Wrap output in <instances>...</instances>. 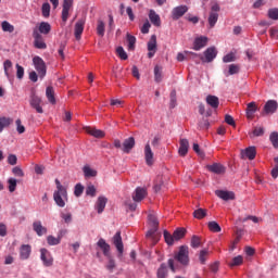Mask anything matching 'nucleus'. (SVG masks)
Listing matches in <instances>:
<instances>
[{
	"mask_svg": "<svg viewBox=\"0 0 278 278\" xmlns=\"http://www.w3.org/2000/svg\"><path fill=\"white\" fill-rule=\"evenodd\" d=\"M56 190L53 193V200L59 207H65L66 201H68V192L66 187L60 182V179H55Z\"/></svg>",
	"mask_w": 278,
	"mask_h": 278,
	"instance_id": "nucleus-1",
	"label": "nucleus"
},
{
	"mask_svg": "<svg viewBox=\"0 0 278 278\" xmlns=\"http://www.w3.org/2000/svg\"><path fill=\"white\" fill-rule=\"evenodd\" d=\"M148 225L150 226V229L146 236L147 238H153L160 229V220H157V215H155V213L148 214Z\"/></svg>",
	"mask_w": 278,
	"mask_h": 278,
	"instance_id": "nucleus-2",
	"label": "nucleus"
},
{
	"mask_svg": "<svg viewBox=\"0 0 278 278\" xmlns=\"http://www.w3.org/2000/svg\"><path fill=\"white\" fill-rule=\"evenodd\" d=\"M189 251L187 245H181L178 250V252L175 253L174 260L176 262H179L182 266H188L190 264V256H189Z\"/></svg>",
	"mask_w": 278,
	"mask_h": 278,
	"instance_id": "nucleus-3",
	"label": "nucleus"
},
{
	"mask_svg": "<svg viewBox=\"0 0 278 278\" xmlns=\"http://www.w3.org/2000/svg\"><path fill=\"white\" fill-rule=\"evenodd\" d=\"M33 64H34L40 79H45V77L47 75V64L45 63V60H42V58H40V56H35L33 59Z\"/></svg>",
	"mask_w": 278,
	"mask_h": 278,
	"instance_id": "nucleus-4",
	"label": "nucleus"
},
{
	"mask_svg": "<svg viewBox=\"0 0 278 278\" xmlns=\"http://www.w3.org/2000/svg\"><path fill=\"white\" fill-rule=\"evenodd\" d=\"M29 105L37 112V114H45V110L42 109V98L35 93L30 94Z\"/></svg>",
	"mask_w": 278,
	"mask_h": 278,
	"instance_id": "nucleus-5",
	"label": "nucleus"
},
{
	"mask_svg": "<svg viewBox=\"0 0 278 278\" xmlns=\"http://www.w3.org/2000/svg\"><path fill=\"white\" fill-rule=\"evenodd\" d=\"M219 12H220V5L218 3L213 4L208 15V25L211 29L216 26V23H218Z\"/></svg>",
	"mask_w": 278,
	"mask_h": 278,
	"instance_id": "nucleus-6",
	"label": "nucleus"
},
{
	"mask_svg": "<svg viewBox=\"0 0 278 278\" xmlns=\"http://www.w3.org/2000/svg\"><path fill=\"white\" fill-rule=\"evenodd\" d=\"M216 55H218V51L216 50L215 47H210L204 51V56L200 55L201 62H214L216 60Z\"/></svg>",
	"mask_w": 278,
	"mask_h": 278,
	"instance_id": "nucleus-7",
	"label": "nucleus"
},
{
	"mask_svg": "<svg viewBox=\"0 0 278 278\" xmlns=\"http://www.w3.org/2000/svg\"><path fill=\"white\" fill-rule=\"evenodd\" d=\"M148 58L151 60V58L155 56V53H157V36L152 35L150 40L148 41Z\"/></svg>",
	"mask_w": 278,
	"mask_h": 278,
	"instance_id": "nucleus-8",
	"label": "nucleus"
},
{
	"mask_svg": "<svg viewBox=\"0 0 278 278\" xmlns=\"http://www.w3.org/2000/svg\"><path fill=\"white\" fill-rule=\"evenodd\" d=\"M33 38L36 49H47V43L40 33H38V28L33 29Z\"/></svg>",
	"mask_w": 278,
	"mask_h": 278,
	"instance_id": "nucleus-9",
	"label": "nucleus"
},
{
	"mask_svg": "<svg viewBox=\"0 0 278 278\" xmlns=\"http://www.w3.org/2000/svg\"><path fill=\"white\" fill-rule=\"evenodd\" d=\"M40 260L43 262V266H53V256L51 255V252L45 248L40 250Z\"/></svg>",
	"mask_w": 278,
	"mask_h": 278,
	"instance_id": "nucleus-10",
	"label": "nucleus"
},
{
	"mask_svg": "<svg viewBox=\"0 0 278 278\" xmlns=\"http://www.w3.org/2000/svg\"><path fill=\"white\" fill-rule=\"evenodd\" d=\"M86 25V18H80L76 22L74 28V36L76 40H81V35L84 34V26Z\"/></svg>",
	"mask_w": 278,
	"mask_h": 278,
	"instance_id": "nucleus-11",
	"label": "nucleus"
},
{
	"mask_svg": "<svg viewBox=\"0 0 278 278\" xmlns=\"http://www.w3.org/2000/svg\"><path fill=\"white\" fill-rule=\"evenodd\" d=\"M188 12V5H179L172 10V18L173 21H179L184 14Z\"/></svg>",
	"mask_w": 278,
	"mask_h": 278,
	"instance_id": "nucleus-12",
	"label": "nucleus"
},
{
	"mask_svg": "<svg viewBox=\"0 0 278 278\" xmlns=\"http://www.w3.org/2000/svg\"><path fill=\"white\" fill-rule=\"evenodd\" d=\"M113 244L116 248L118 255H123L124 245H123V237H121V231H117L113 237Z\"/></svg>",
	"mask_w": 278,
	"mask_h": 278,
	"instance_id": "nucleus-13",
	"label": "nucleus"
},
{
	"mask_svg": "<svg viewBox=\"0 0 278 278\" xmlns=\"http://www.w3.org/2000/svg\"><path fill=\"white\" fill-rule=\"evenodd\" d=\"M207 170H210V173H214L215 175H225L227 168H225V166L220 163H214L212 165H207L206 166Z\"/></svg>",
	"mask_w": 278,
	"mask_h": 278,
	"instance_id": "nucleus-14",
	"label": "nucleus"
},
{
	"mask_svg": "<svg viewBox=\"0 0 278 278\" xmlns=\"http://www.w3.org/2000/svg\"><path fill=\"white\" fill-rule=\"evenodd\" d=\"M30 256H31V245L22 244L20 247V260L22 261L29 260Z\"/></svg>",
	"mask_w": 278,
	"mask_h": 278,
	"instance_id": "nucleus-15",
	"label": "nucleus"
},
{
	"mask_svg": "<svg viewBox=\"0 0 278 278\" xmlns=\"http://www.w3.org/2000/svg\"><path fill=\"white\" fill-rule=\"evenodd\" d=\"M144 153V160H146V164L148 166H153V150L151 149V144L147 143L143 150Z\"/></svg>",
	"mask_w": 278,
	"mask_h": 278,
	"instance_id": "nucleus-16",
	"label": "nucleus"
},
{
	"mask_svg": "<svg viewBox=\"0 0 278 278\" xmlns=\"http://www.w3.org/2000/svg\"><path fill=\"white\" fill-rule=\"evenodd\" d=\"M73 8V0H64L63 1V10H62V21L66 23L68 21V12Z\"/></svg>",
	"mask_w": 278,
	"mask_h": 278,
	"instance_id": "nucleus-17",
	"label": "nucleus"
},
{
	"mask_svg": "<svg viewBox=\"0 0 278 278\" xmlns=\"http://www.w3.org/2000/svg\"><path fill=\"white\" fill-rule=\"evenodd\" d=\"M278 103L276 100H269L264 105L263 114H275L277 112Z\"/></svg>",
	"mask_w": 278,
	"mask_h": 278,
	"instance_id": "nucleus-18",
	"label": "nucleus"
},
{
	"mask_svg": "<svg viewBox=\"0 0 278 278\" xmlns=\"http://www.w3.org/2000/svg\"><path fill=\"white\" fill-rule=\"evenodd\" d=\"M136 147V139L134 137H129L124 140L122 151L125 153H131V149Z\"/></svg>",
	"mask_w": 278,
	"mask_h": 278,
	"instance_id": "nucleus-19",
	"label": "nucleus"
},
{
	"mask_svg": "<svg viewBox=\"0 0 278 278\" xmlns=\"http://www.w3.org/2000/svg\"><path fill=\"white\" fill-rule=\"evenodd\" d=\"M215 194L219 199H223V201H233V199H236V194L231 191L217 190Z\"/></svg>",
	"mask_w": 278,
	"mask_h": 278,
	"instance_id": "nucleus-20",
	"label": "nucleus"
},
{
	"mask_svg": "<svg viewBox=\"0 0 278 278\" xmlns=\"http://www.w3.org/2000/svg\"><path fill=\"white\" fill-rule=\"evenodd\" d=\"M207 37H198L195 38L194 42H193V49L194 51H201V49H203L204 47H207Z\"/></svg>",
	"mask_w": 278,
	"mask_h": 278,
	"instance_id": "nucleus-21",
	"label": "nucleus"
},
{
	"mask_svg": "<svg viewBox=\"0 0 278 278\" xmlns=\"http://www.w3.org/2000/svg\"><path fill=\"white\" fill-rule=\"evenodd\" d=\"M257 155V150L255 147H249L245 150L241 151V157H248V160H255Z\"/></svg>",
	"mask_w": 278,
	"mask_h": 278,
	"instance_id": "nucleus-22",
	"label": "nucleus"
},
{
	"mask_svg": "<svg viewBox=\"0 0 278 278\" xmlns=\"http://www.w3.org/2000/svg\"><path fill=\"white\" fill-rule=\"evenodd\" d=\"M188 149H190V142L188 141V139H180V147L178 149V153L179 155H181V157H186V155H188Z\"/></svg>",
	"mask_w": 278,
	"mask_h": 278,
	"instance_id": "nucleus-23",
	"label": "nucleus"
},
{
	"mask_svg": "<svg viewBox=\"0 0 278 278\" xmlns=\"http://www.w3.org/2000/svg\"><path fill=\"white\" fill-rule=\"evenodd\" d=\"M38 34H40L41 36H47L49 34H51V24H49L48 22H41L38 25L37 28Z\"/></svg>",
	"mask_w": 278,
	"mask_h": 278,
	"instance_id": "nucleus-24",
	"label": "nucleus"
},
{
	"mask_svg": "<svg viewBox=\"0 0 278 278\" xmlns=\"http://www.w3.org/2000/svg\"><path fill=\"white\" fill-rule=\"evenodd\" d=\"M33 229L39 237L45 236V233H47V227L42 226V222L40 220L33 223Z\"/></svg>",
	"mask_w": 278,
	"mask_h": 278,
	"instance_id": "nucleus-25",
	"label": "nucleus"
},
{
	"mask_svg": "<svg viewBox=\"0 0 278 278\" xmlns=\"http://www.w3.org/2000/svg\"><path fill=\"white\" fill-rule=\"evenodd\" d=\"M97 245L99 247V249H101L105 257H110V244L105 242V239L103 238L99 239V241L97 242Z\"/></svg>",
	"mask_w": 278,
	"mask_h": 278,
	"instance_id": "nucleus-26",
	"label": "nucleus"
},
{
	"mask_svg": "<svg viewBox=\"0 0 278 278\" xmlns=\"http://www.w3.org/2000/svg\"><path fill=\"white\" fill-rule=\"evenodd\" d=\"M105 205H108V198L99 197L96 202V210L98 214H103V210H105Z\"/></svg>",
	"mask_w": 278,
	"mask_h": 278,
	"instance_id": "nucleus-27",
	"label": "nucleus"
},
{
	"mask_svg": "<svg viewBox=\"0 0 278 278\" xmlns=\"http://www.w3.org/2000/svg\"><path fill=\"white\" fill-rule=\"evenodd\" d=\"M144 197H147V189L138 187L135 191V194L132 195V199L137 203H140Z\"/></svg>",
	"mask_w": 278,
	"mask_h": 278,
	"instance_id": "nucleus-28",
	"label": "nucleus"
},
{
	"mask_svg": "<svg viewBox=\"0 0 278 278\" xmlns=\"http://www.w3.org/2000/svg\"><path fill=\"white\" fill-rule=\"evenodd\" d=\"M149 18L152 25H154V27H160L162 25V20L160 18V15L155 13L154 10H150Z\"/></svg>",
	"mask_w": 278,
	"mask_h": 278,
	"instance_id": "nucleus-29",
	"label": "nucleus"
},
{
	"mask_svg": "<svg viewBox=\"0 0 278 278\" xmlns=\"http://www.w3.org/2000/svg\"><path fill=\"white\" fill-rule=\"evenodd\" d=\"M157 278H166L168 277V266L166 263H162L156 271Z\"/></svg>",
	"mask_w": 278,
	"mask_h": 278,
	"instance_id": "nucleus-30",
	"label": "nucleus"
},
{
	"mask_svg": "<svg viewBox=\"0 0 278 278\" xmlns=\"http://www.w3.org/2000/svg\"><path fill=\"white\" fill-rule=\"evenodd\" d=\"M206 103L213 108V110L218 109V105H220V101L218 100V97L216 96H207L206 97Z\"/></svg>",
	"mask_w": 278,
	"mask_h": 278,
	"instance_id": "nucleus-31",
	"label": "nucleus"
},
{
	"mask_svg": "<svg viewBox=\"0 0 278 278\" xmlns=\"http://www.w3.org/2000/svg\"><path fill=\"white\" fill-rule=\"evenodd\" d=\"M86 131L90 136H93V138H105V132L103 130L88 127Z\"/></svg>",
	"mask_w": 278,
	"mask_h": 278,
	"instance_id": "nucleus-32",
	"label": "nucleus"
},
{
	"mask_svg": "<svg viewBox=\"0 0 278 278\" xmlns=\"http://www.w3.org/2000/svg\"><path fill=\"white\" fill-rule=\"evenodd\" d=\"M163 236H164V240L168 247H173V244H175V242H177L175 239V235H170V232H168L167 230H164Z\"/></svg>",
	"mask_w": 278,
	"mask_h": 278,
	"instance_id": "nucleus-33",
	"label": "nucleus"
},
{
	"mask_svg": "<svg viewBox=\"0 0 278 278\" xmlns=\"http://www.w3.org/2000/svg\"><path fill=\"white\" fill-rule=\"evenodd\" d=\"M46 97H47L49 103H52V105H54V103H55V91L53 90V87H47Z\"/></svg>",
	"mask_w": 278,
	"mask_h": 278,
	"instance_id": "nucleus-34",
	"label": "nucleus"
},
{
	"mask_svg": "<svg viewBox=\"0 0 278 278\" xmlns=\"http://www.w3.org/2000/svg\"><path fill=\"white\" fill-rule=\"evenodd\" d=\"M257 112V105H255V102H250L247 106V116L248 118H253V114Z\"/></svg>",
	"mask_w": 278,
	"mask_h": 278,
	"instance_id": "nucleus-35",
	"label": "nucleus"
},
{
	"mask_svg": "<svg viewBox=\"0 0 278 278\" xmlns=\"http://www.w3.org/2000/svg\"><path fill=\"white\" fill-rule=\"evenodd\" d=\"M3 68H4V75L8 77V80L12 79V75H10V71H12V61L5 60L3 63Z\"/></svg>",
	"mask_w": 278,
	"mask_h": 278,
	"instance_id": "nucleus-36",
	"label": "nucleus"
},
{
	"mask_svg": "<svg viewBox=\"0 0 278 278\" xmlns=\"http://www.w3.org/2000/svg\"><path fill=\"white\" fill-rule=\"evenodd\" d=\"M228 68V72H225L226 77H229V75H238V73H240V65L238 64H230Z\"/></svg>",
	"mask_w": 278,
	"mask_h": 278,
	"instance_id": "nucleus-37",
	"label": "nucleus"
},
{
	"mask_svg": "<svg viewBox=\"0 0 278 278\" xmlns=\"http://www.w3.org/2000/svg\"><path fill=\"white\" fill-rule=\"evenodd\" d=\"M207 216V210L205 208H198L193 212V217H195L198 220H203Z\"/></svg>",
	"mask_w": 278,
	"mask_h": 278,
	"instance_id": "nucleus-38",
	"label": "nucleus"
},
{
	"mask_svg": "<svg viewBox=\"0 0 278 278\" xmlns=\"http://www.w3.org/2000/svg\"><path fill=\"white\" fill-rule=\"evenodd\" d=\"M47 242H48L49 247H58V244H60V242H62V237L59 236L58 238H55L50 235L47 237Z\"/></svg>",
	"mask_w": 278,
	"mask_h": 278,
	"instance_id": "nucleus-39",
	"label": "nucleus"
},
{
	"mask_svg": "<svg viewBox=\"0 0 278 278\" xmlns=\"http://www.w3.org/2000/svg\"><path fill=\"white\" fill-rule=\"evenodd\" d=\"M41 14L45 18H49L51 15V4L49 2H45L41 7Z\"/></svg>",
	"mask_w": 278,
	"mask_h": 278,
	"instance_id": "nucleus-40",
	"label": "nucleus"
},
{
	"mask_svg": "<svg viewBox=\"0 0 278 278\" xmlns=\"http://www.w3.org/2000/svg\"><path fill=\"white\" fill-rule=\"evenodd\" d=\"M186 228H177L175 231H174V239L176 240V242H178V240H181L182 238H185L186 236Z\"/></svg>",
	"mask_w": 278,
	"mask_h": 278,
	"instance_id": "nucleus-41",
	"label": "nucleus"
},
{
	"mask_svg": "<svg viewBox=\"0 0 278 278\" xmlns=\"http://www.w3.org/2000/svg\"><path fill=\"white\" fill-rule=\"evenodd\" d=\"M164 188V177L157 176L154 182L155 192H160Z\"/></svg>",
	"mask_w": 278,
	"mask_h": 278,
	"instance_id": "nucleus-42",
	"label": "nucleus"
},
{
	"mask_svg": "<svg viewBox=\"0 0 278 278\" xmlns=\"http://www.w3.org/2000/svg\"><path fill=\"white\" fill-rule=\"evenodd\" d=\"M162 66L156 65L154 67V81H156V84L162 83Z\"/></svg>",
	"mask_w": 278,
	"mask_h": 278,
	"instance_id": "nucleus-43",
	"label": "nucleus"
},
{
	"mask_svg": "<svg viewBox=\"0 0 278 278\" xmlns=\"http://www.w3.org/2000/svg\"><path fill=\"white\" fill-rule=\"evenodd\" d=\"M85 177H97V170L92 169L90 166L86 165L83 167Z\"/></svg>",
	"mask_w": 278,
	"mask_h": 278,
	"instance_id": "nucleus-44",
	"label": "nucleus"
},
{
	"mask_svg": "<svg viewBox=\"0 0 278 278\" xmlns=\"http://www.w3.org/2000/svg\"><path fill=\"white\" fill-rule=\"evenodd\" d=\"M207 227L210 231H213V233H220L222 231L220 225L216 222H208Z\"/></svg>",
	"mask_w": 278,
	"mask_h": 278,
	"instance_id": "nucleus-45",
	"label": "nucleus"
},
{
	"mask_svg": "<svg viewBox=\"0 0 278 278\" xmlns=\"http://www.w3.org/2000/svg\"><path fill=\"white\" fill-rule=\"evenodd\" d=\"M12 125V119L10 117H0V134L5 127Z\"/></svg>",
	"mask_w": 278,
	"mask_h": 278,
	"instance_id": "nucleus-46",
	"label": "nucleus"
},
{
	"mask_svg": "<svg viewBox=\"0 0 278 278\" xmlns=\"http://www.w3.org/2000/svg\"><path fill=\"white\" fill-rule=\"evenodd\" d=\"M97 34L101 37L105 36V23L102 20H98Z\"/></svg>",
	"mask_w": 278,
	"mask_h": 278,
	"instance_id": "nucleus-47",
	"label": "nucleus"
},
{
	"mask_svg": "<svg viewBox=\"0 0 278 278\" xmlns=\"http://www.w3.org/2000/svg\"><path fill=\"white\" fill-rule=\"evenodd\" d=\"M126 38H127L129 51H134L136 49V37H134L130 34H127Z\"/></svg>",
	"mask_w": 278,
	"mask_h": 278,
	"instance_id": "nucleus-48",
	"label": "nucleus"
},
{
	"mask_svg": "<svg viewBox=\"0 0 278 278\" xmlns=\"http://www.w3.org/2000/svg\"><path fill=\"white\" fill-rule=\"evenodd\" d=\"M1 27L2 31H8L9 34H12V31H14V26L8 21H3Z\"/></svg>",
	"mask_w": 278,
	"mask_h": 278,
	"instance_id": "nucleus-49",
	"label": "nucleus"
},
{
	"mask_svg": "<svg viewBox=\"0 0 278 278\" xmlns=\"http://www.w3.org/2000/svg\"><path fill=\"white\" fill-rule=\"evenodd\" d=\"M242 262H244V258L242 257V255H238L232 258L231 263H229V266H240L242 265Z\"/></svg>",
	"mask_w": 278,
	"mask_h": 278,
	"instance_id": "nucleus-50",
	"label": "nucleus"
},
{
	"mask_svg": "<svg viewBox=\"0 0 278 278\" xmlns=\"http://www.w3.org/2000/svg\"><path fill=\"white\" fill-rule=\"evenodd\" d=\"M223 62L225 64H229V62H236V53L230 52L223 58Z\"/></svg>",
	"mask_w": 278,
	"mask_h": 278,
	"instance_id": "nucleus-51",
	"label": "nucleus"
},
{
	"mask_svg": "<svg viewBox=\"0 0 278 278\" xmlns=\"http://www.w3.org/2000/svg\"><path fill=\"white\" fill-rule=\"evenodd\" d=\"M269 140L275 149H278V132H271Z\"/></svg>",
	"mask_w": 278,
	"mask_h": 278,
	"instance_id": "nucleus-52",
	"label": "nucleus"
},
{
	"mask_svg": "<svg viewBox=\"0 0 278 278\" xmlns=\"http://www.w3.org/2000/svg\"><path fill=\"white\" fill-rule=\"evenodd\" d=\"M207 255H210V251L207 250L200 251L199 260L201 264H205V262L207 261Z\"/></svg>",
	"mask_w": 278,
	"mask_h": 278,
	"instance_id": "nucleus-53",
	"label": "nucleus"
},
{
	"mask_svg": "<svg viewBox=\"0 0 278 278\" xmlns=\"http://www.w3.org/2000/svg\"><path fill=\"white\" fill-rule=\"evenodd\" d=\"M191 247L192 249H199L201 247V238L198 236H193L191 238Z\"/></svg>",
	"mask_w": 278,
	"mask_h": 278,
	"instance_id": "nucleus-54",
	"label": "nucleus"
},
{
	"mask_svg": "<svg viewBox=\"0 0 278 278\" xmlns=\"http://www.w3.org/2000/svg\"><path fill=\"white\" fill-rule=\"evenodd\" d=\"M86 194L88 197H97V188H94L93 185H89L87 188H86Z\"/></svg>",
	"mask_w": 278,
	"mask_h": 278,
	"instance_id": "nucleus-55",
	"label": "nucleus"
},
{
	"mask_svg": "<svg viewBox=\"0 0 278 278\" xmlns=\"http://www.w3.org/2000/svg\"><path fill=\"white\" fill-rule=\"evenodd\" d=\"M116 53H117L118 58H121V60H127V58H128L127 52H125V49L123 47H118L116 49Z\"/></svg>",
	"mask_w": 278,
	"mask_h": 278,
	"instance_id": "nucleus-56",
	"label": "nucleus"
},
{
	"mask_svg": "<svg viewBox=\"0 0 278 278\" xmlns=\"http://www.w3.org/2000/svg\"><path fill=\"white\" fill-rule=\"evenodd\" d=\"M16 70L17 79H23V77H25V68H23V66H21L20 64H16Z\"/></svg>",
	"mask_w": 278,
	"mask_h": 278,
	"instance_id": "nucleus-57",
	"label": "nucleus"
},
{
	"mask_svg": "<svg viewBox=\"0 0 278 278\" xmlns=\"http://www.w3.org/2000/svg\"><path fill=\"white\" fill-rule=\"evenodd\" d=\"M8 184H9V191L14 192L16 190V184H17L16 178H10L8 180Z\"/></svg>",
	"mask_w": 278,
	"mask_h": 278,
	"instance_id": "nucleus-58",
	"label": "nucleus"
},
{
	"mask_svg": "<svg viewBox=\"0 0 278 278\" xmlns=\"http://www.w3.org/2000/svg\"><path fill=\"white\" fill-rule=\"evenodd\" d=\"M12 173L15 175V177H25V173L20 166L13 167Z\"/></svg>",
	"mask_w": 278,
	"mask_h": 278,
	"instance_id": "nucleus-59",
	"label": "nucleus"
},
{
	"mask_svg": "<svg viewBox=\"0 0 278 278\" xmlns=\"http://www.w3.org/2000/svg\"><path fill=\"white\" fill-rule=\"evenodd\" d=\"M74 194L75 197H81V194H84V186H81V184L75 186Z\"/></svg>",
	"mask_w": 278,
	"mask_h": 278,
	"instance_id": "nucleus-60",
	"label": "nucleus"
},
{
	"mask_svg": "<svg viewBox=\"0 0 278 278\" xmlns=\"http://www.w3.org/2000/svg\"><path fill=\"white\" fill-rule=\"evenodd\" d=\"M268 16L269 18H271L273 21H278V9H270L268 11Z\"/></svg>",
	"mask_w": 278,
	"mask_h": 278,
	"instance_id": "nucleus-61",
	"label": "nucleus"
},
{
	"mask_svg": "<svg viewBox=\"0 0 278 278\" xmlns=\"http://www.w3.org/2000/svg\"><path fill=\"white\" fill-rule=\"evenodd\" d=\"M16 162H18V159L15 154H10L8 156V164H10L11 166H16Z\"/></svg>",
	"mask_w": 278,
	"mask_h": 278,
	"instance_id": "nucleus-62",
	"label": "nucleus"
},
{
	"mask_svg": "<svg viewBox=\"0 0 278 278\" xmlns=\"http://www.w3.org/2000/svg\"><path fill=\"white\" fill-rule=\"evenodd\" d=\"M15 125L18 134H25V126H23L21 119H16Z\"/></svg>",
	"mask_w": 278,
	"mask_h": 278,
	"instance_id": "nucleus-63",
	"label": "nucleus"
},
{
	"mask_svg": "<svg viewBox=\"0 0 278 278\" xmlns=\"http://www.w3.org/2000/svg\"><path fill=\"white\" fill-rule=\"evenodd\" d=\"M269 36H270V38L278 40V27H271L269 29Z\"/></svg>",
	"mask_w": 278,
	"mask_h": 278,
	"instance_id": "nucleus-64",
	"label": "nucleus"
}]
</instances>
